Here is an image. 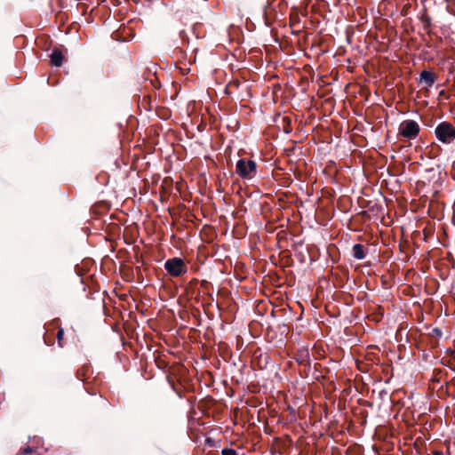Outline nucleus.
<instances>
[{
  "label": "nucleus",
  "mask_w": 455,
  "mask_h": 455,
  "mask_svg": "<svg viewBox=\"0 0 455 455\" xmlns=\"http://www.w3.org/2000/svg\"><path fill=\"white\" fill-rule=\"evenodd\" d=\"M236 174L243 180H251L257 172V164L253 160L242 158L235 165Z\"/></svg>",
  "instance_id": "1"
},
{
  "label": "nucleus",
  "mask_w": 455,
  "mask_h": 455,
  "mask_svg": "<svg viewBox=\"0 0 455 455\" xmlns=\"http://www.w3.org/2000/svg\"><path fill=\"white\" fill-rule=\"evenodd\" d=\"M436 139L443 144H451L455 140V126L448 122L440 123L435 130Z\"/></svg>",
  "instance_id": "2"
},
{
  "label": "nucleus",
  "mask_w": 455,
  "mask_h": 455,
  "mask_svg": "<svg viewBox=\"0 0 455 455\" xmlns=\"http://www.w3.org/2000/svg\"><path fill=\"white\" fill-rule=\"evenodd\" d=\"M164 268L173 277H179L188 271L184 260L178 257L167 259L164 263Z\"/></svg>",
  "instance_id": "3"
},
{
  "label": "nucleus",
  "mask_w": 455,
  "mask_h": 455,
  "mask_svg": "<svg viewBox=\"0 0 455 455\" xmlns=\"http://www.w3.org/2000/svg\"><path fill=\"white\" fill-rule=\"evenodd\" d=\"M419 124L414 120L408 119L400 124L398 134L403 138L411 140L419 135Z\"/></svg>",
  "instance_id": "4"
},
{
  "label": "nucleus",
  "mask_w": 455,
  "mask_h": 455,
  "mask_svg": "<svg viewBox=\"0 0 455 455\" xmlns=\"http://www.w3.org/2000/svg\"><path fill=\"white\" fill-rule=\"evenodd\" d=\"M50 61L51 64L54 67L62 66L64 61V55L62 52L58 48L53 49L50 55Z\"/></svg>",
  "instance_id": "5"
},
{
  "label": "nucleus",
  "mask_w": 455,
  "mask_h": 455,
  "mask_svg": "<svg viewBox=\"0 0 455 455\" xmlns=\"http://www.w3.org/2000/svg\"><path fill=\"white\" fill-rule=\"evenodd\" d=\"M421 82H424L427 87H432L436 81V76L428 70L421 71L419 75Z\"/></svg>",
  "instance_id": "6"
},
{
  "label": "nucleus",
  "mask_w": 455,
  "mask_h": 455,
  "mask_svg": "<svg viewBox=\"0 0 455 455\" xmlns=\"http://www.w3.org/2000/svg\"><path fill=\"white\" fill-rule=\"evenodd\" d=\"M353 256L357 259H363L365 257L363 246L356 243L353 246Z\"/></svg>",
  "instance_id": "7"
},
{
  "label": "nucleus",
  "mask_w": 455,
  "mask_h": 455,
  "mask_svg": "<svg viewBox=\"0 0 455 455\" xmlns=\"http://www.w3.org/2000/svg\"><path fill=\"white\" fill-rule=\"evenodd\" d=\"M36 451V448H33V447H26V448H22L19 451L18 454L17 455H26V454H30V453H33Z\"/></svg>",
  "instance_id": "8"
},
{
  "label": "nucleus",
  "mask_w": 455,
  "mask_h": 455,
  "mask_svg": "<svg viewBox=\"0 0 455 455\" xmlns=\"http://www.w3.org/2000/svg\"><path fill=\"white\" fill-rule=\"evenodd\" d=\"M64 330L60 328L57 332L58 344L60 347H63Z\"/></svg>",
  "instance_id": "9"
},
{
  "label": "nucleus",
  "mask_w": 455,
  "mask_h": 455,
  "mask_svg": "<svg viewBox=\"0 0 455 455\" xmlns=\"http://www.w3.org/2000/svg\"><path fill=\"white\" fill-rule=\"evenodd\" d=\"M222 455H237L236 451L231 448H225L221 451Z\"/></svg>",
  "instance_id": "10"
},
{
  "label": "nucleus",
  "mask_w": 455,
  "mask_h": 455,
  "mask_svg": "<svg viewBox=\"0 0 455 455\" xmlns=\"http://www.w3.org/2000/svg\"><path fill=\"white\" fill-rule=\"evenodd\" d=\"M433 455H444L442 451H435Z\"/></svg>",
  "instance_id": "11"
},
{
  "label": "nucleus",
  "mask_w": 455,
  "mask_h": 455,
  "mask_svg": "<svg viewBox=\"0 0 455 455\" xmlns=\"http://www.w3.org/2000/svg\"><path fill=\"white\" fill-rule=\"evenodd\" d=\"M445 94V92L443 90L439 92V96H443Z\"/></svg>",
  "instance_id": "12"
}]
</instances>
